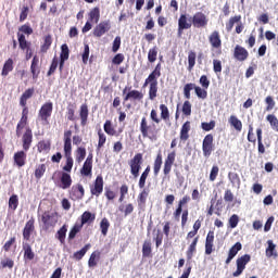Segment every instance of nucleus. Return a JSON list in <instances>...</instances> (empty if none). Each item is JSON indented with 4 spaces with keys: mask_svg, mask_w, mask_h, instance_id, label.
Listing matches in <instances>:
<instances>
[{
    "mask_svg": "<svg viewBox=\"0 0 278 278\" xmlns=\"http://www.w3.org/2000/svg\"><path fill=\"white\" fill-rule=\"evenodd\" d=\"M101 18V10L99 9V7L93 8L90 12H89V21L92 23H99V20Z\"/></svg>",
    "mask_w": 278,
    "mask_h": 278,
    "instance_id": "c03bdc74",
    "label": "nucleus"
},
{
    "mask_svg": "<svg viewBox=\"0 0 278 278\" xmlns=\"http://www.w3.org/2000/svg\"><path fill=\"white\" fill-rule=\"evenodd\" d=\"M153 240L155 242L156 249H160V247H162V242L164 240V233H162V230H160V229L156 230V233H155Z\"/></svg>",
    "mask_w": 278,
    "mask_h": 278,
    "instance_id": "338daca9",
    "label": "nucleus"
},
{
    "mask_svg": "<svg viewBox=\"0 0 278 278\" xmlns=\"http://www.w3.org/2000/svg\"><path fill=\"white\" fill-rule=\"evenodd\" d=\"M103 129L108 136H116V129H114V126H112V121L106 119Z\"/></svg>",
    "mask_w": 278,
    "mask_h": 278,
    "instance_id": "09e8293b",
    "label": "nucleus"
},
{
    "mask_svg": "<svg viewBox=\"0 0 278 278\" xmlns=\"http://www.w3.org/2000/svg\"><path fill=\"white\" fill-rule=\"evenodd\" d=\"M51 45H53V39L51 38V35H47L43 38V43L40 47V52L47 53V51H49V49H51Z\"/></svg>",
    "mask_w": 278,
    "mask_h": 278,
    "instance_id": "ea45409f",
    "label": "nucleus"
},
{
    "mask_svg": "<svg viewBox=\"0 0 278 278\" xmlns=\"http://www.w3.org/2000/svg\"><path fill=\"white\" fill-rule=\"evenodd\" d=\"M159 77H162V64L161 63L156 64L154 70L149 74L148 79H156L157 80Z\"/></svg>",
    "mask_w": 278,
    "mask_h": 278,
    "instance_id": "49530a36",
    "label": "nucleus"
},
{
    "mask_svg": "<svg viewBox=\"0 0 278 278\" xmlns=\"http://www.w3.org/2000/svg\"><path fill=\"white\" fill-rule=\"evenodd\" d=\"M251 262V255L244 254L241 257L237 258V269L232 273V277H240L244 269L247 268V264Z\"/></svg>",
    "mask_w": 278,
    "mask_h": 278,
    "instance_id": "f8f14e48",
    "label": "nucleus"
},
{
    "mask_svg": "<svg viewBox=\"0 0 278 278\" xmlns=\"http://www.w3.org/2000/svg\"><path fill=\"white\" fill-rule=\"evenodd\" d=\"M71 55V50L68 49V45L63 43L61 46V54H60V60H63L66 62Z\"/></svg>",
    "mask_w": 278,
    "mask_h": 278,
    "instance_id": "864d4df0",
    "label": "nucleus"
},
{
    "mask_svg": "<svg viewBox=\"0 0 278 278\" xmlns=\"http://www.w3.org/2000/svg\"><path fill=\"white\" fill-rule=\"evenodd\" d=\"M228 123L236 129V131H242V122L236 115H231Z\"/></svg>",
    "mask_w": 278,
    "mask_h": 278,
    "instance_id": "a19ab883",
    "label": "nucleus"
},
{
    "mask_svg": "<svg viewBox=\"0 0 278 278\" xmlns=\"http://www.w3.org/2000/svg\"><path fill=\"white\" fill-rule=\"evenodd\" d=\"M162 164H164L162 151L157 152L154 163H153V175L154 177H157L160 175V172L162 170Z\"/></svg>",
    "mask_w": 278,
    "mask_h": 278,
    "instance_id": "bb28decb",
    "label": "nucleus"
},
{
    "mask_svg": "<svg viewBox=\"0 0 278 278\" xmlns=\"http://www.w3.org/2000/svg\"><path fill=\"white\" fill-rule=\"evenodd\" d=\"M66 231H68V228L66 225H63L56 232L55 238L61 242V244L66 242Z\"/></svg>",
    "mask_w": 278,
    "mask_h": 278,
    "instance_id": "79ce46f5",
    "label": "nucleus"
},
{
    "mask_svg": "<svg viewBox=\"0 0 278 278\" xmlns=\"http://www.w3.org/2000/svg\"><path fill=\"white\" fill-rule=\"evenodd\" d=\"M75 104L70 103L66 108V118L67 121H71L72 123H75V121H77V116L75 115Z\"/></svg>",
    "mask_w": 278,
    "mask_h": 278,
    "instance_id": "f704fd0d",
    "label": "nucleus"
},
{
    "mask_svg": "<svg viewBox=\"0 0 278 278\" xmlns=\"http://www.w3.org/2000/svg\"><path fill=\"white\" fill-rule=\"evenodd\" d=\"M266 256L267 257H277V252H275L276 245L273 243V240L267 241Z\"/></svg>",
    "mask_w": 278,
    "mask_h": 278,
    "instance_id": "6e6d98bb",
    "label": "nucleus"
},
{
    "mask_svg": "<svg viewBox=\"0 0 278 278\" xmlns=\"http://www.w3.org/2000/svg\"><path fill=\"white\" fill-rule=\"evenodd\" d=\"M176 157H177V152L175 151H172L167 154L163 165L164 177H170V173L173 170V165L175 164Z\"/></svg>",
    "mask_w": 278,
    "mask_h": 278,
    "instance_id": "6e6552de",
    "label": "nucleus"
},
{
    "mask_svg": "<svg viewBox=\"0 0 278 278\" xmlns=\"http://www.w3.org/2000/svg\"><path fill=\"white\" fill-rule=\"evenodd\" d=\"M100 229L102 236H108V230L110 229V220L108 218H102L100 223Z\"/></svg>",
    "mask_w": 278,
    "mask_h": 278,
    "instance_id": "69168bd1",
    "label": "nucleus"
},
{
    "mask_svg": "<svg viewBox=\"0 0 278 278\" xmlns=\"http://www.w3.org/2000/svg\"><path fill=\"white\" fill-rule=\"evenodd\" d=\"M151 253H153V248L151 247V240L143 241L142 244V257H151Z\"/></svg>",
    "mask_w": 278,
    "mask_h": 278,
    "instance_id": "72a5a7b5",
    "label": "nucleus"
},
{
    "mask_svg": "<svg viewBox=\"0 0 278 278\" xmlns=\"http://www.w3.org/2000/svg\"><path fill=\"white\" fill-rule=\"evenodd\" d=\"M266 121L269 122V125L274 131H278V118L274 114L266 116Z\"/></svg>",
    "mask_w": 278,
    "mask_h": 278,
    "instance_id": "4d7b16f0",
    "label": "nucleus"
},
{
    "mask_svg": "<svg viewBox=\"0 0 278 278\" xmlns=\"http://www.w3.org/2000/svg\"><path fill=\"white\" fill-rule=\"evenodd\" d=\"M100 260H101V252L99 251L92 252L88 261L89 268H94L97 264H99Z\"/></svg>",
    "mask_w": 278,
    "mask_h": 278,
    "instance_id": "2f4dec72",
    "label": "nucleus"
},
{
    "mask_svg": "<svg viewBox=\"0 0 278 278\" xmlns=\"http://www.w3.org/2000/svg\"><path fill=\"white\" fill-rule=\"evenodd\" d=\"M143 162L142 153L135 154V156L128 162V165L130 166V175H132L135 179L140 177V170L142 169Z\"/></svg>",
    "mask_w": 278,
    "mask_h": 278,
    "instance_id": "39448f33",
    "label": "nucleus"
},
{
    "mask_svg": "<svg viewBox=\"0 0 278 278\" xmlns=\"http://www.w3.org/2000/svg\"><path fill=\"white\" fill-rule=\"evenodd\" d=\"M51 114H53V102H46L39 110V118L45 123H49Z\"/></svg>",
    "mask_w": 278,
    "mask_h": 278,
    "instance_id": "4468645a",
    "label": "nucleus"
},
{
    "mask_svg": "<svg viewBox=\"0 0 278 278\" xmlns=\"http://www.w3.org/2000/svg\"><path fill=\"white\" fill-rule=\"evenodd\" d=\"M13 71H14V60L8 59L3 64L1 75L2 77H8V75H10V73H12Z\"/></svg>",
    "mask_w": 278,
    "mask_h": 278,
    "instance_id": "c85d7f7f",
    "label": "nucleus"
},
{
    "mask_svg": "<svg viewBox=\"0 0 278 278\" xmlns=\"http://www.w3.org/2000/svg\"><path fill=\"white\" fill-rule=\"evenodd\" d=\"M148 84L150 85L149 99L150 101H155V98L157 97V79L146 78L143 88H147Z\"/></svg>",
    "mask_w": 278,
    "mask_h": 278,
    "instance_id": "aec40b11",
    "label": "nucleus"
},
{
    "mask_svg": "<svg viewBox=\"0 0 278 278\" xmlns=\"http://www.w3.org/2000/svg\"><path fill=\"white\" fill-rule=\"evenodd\" d=\"M12 247L16 249V237H11L2 247L4 253H10L12 251Z\"/></svg>",
    "mask_w": 278,
    "mask_h": 278,
    "instance_id": "a18cd8bd",
    "label": "nucleus"
},
{
    "mask_svg": "<svg viewBox=\"0 0 278 278\" xmlns=\"http://www.w3.org/2000/svg\"><path fill=\"white\" fill-rule=\"evenodd\" d=\"M17 40L22 51H25L31 47V42L27 41L24 34L17 33Z\"/></svg>",
    "mask_w": 278,
    "mask_h": 278,
    "instance_id": "473e14b6",
    "label": "nucleus"
},
{
    "mask_svg": "<svg viewBox=\"0 0 278 278\" xmlns=\"http://www.w3.org/2000/svg\"><path fill=\"white\" fill-rule=\"evenodd\" d=\"M193 89L195 90L198 99H207V91L205 89H201V87H197V85H194Z\"/></svg>",
    "mask_w": 278,
    "mask_h": 278,
    "instance_id": "774afa93",
    "label": "nucleus"
},
{
    "mask_svg": "<svg viewBox=\"0 0 278 278\" xmlns=\"http://www.w3.org/2000/svg\"><path fill=\"white\" fill-rule=\"evenodd\" d=\"M18 207V195L12 194L9 199V210L16 212Z\"/></svg>",
    "mask_w": 278,
    "mask_h": 278,
    "instance_id": "3c124183",
    "label": "nucleus"
},
{
    "mask_svg": "<svg viewBox=\"0 0 278 278\" xmlns=\"http://www.w3.org/2000/svg\"><path fill=\"white\" fill-rule=\"evenodd\" d=\"M208 42L212 47V49L217 50V55H220L223 51V40L220 39V33L218 30H214L210 36H208Z\"/></svg>",
    "mask_w": 278,
    "mask_h": 278,
    "instance_id": "9b49d317",
    "label": "nucleus"
},
{
    "mask_svg": "<svg viewBox=\"0 0 278 278\" xmlns=\"http://www.w3.org/2000/svg\"><path fill=\"white\" fill-rule=\"evenodd\" d=\"M92 197H101L103 193V176H97L93 186L90 187Z\"/></svg>",
    "mask_w": 278,
    "mask_h": 278,
    "instance_id": "412c9836",
    "label": "nucleus"
},
{
    "mask_svg": "<svg viewBox=\"0 0 278 278\" xmlns=\"http://www.w3.org/2000/svg\"><path fill=\"white\" fill-rule=\"evenodd\" d=\"M132 99V101H142L144 99V93L139 90H130L129 93H126L124 97V103Z\"/></svg>",
    "mask_w": 278,
    "mask_h": 278,
    "instance_id": "cd10ccee",
    "label": "nucleus"
},
{
    "mask_svg": "<svg viewBox=\"0 0 278 278\" xmlns=\"http://www.w3.org/2000/svg\"><path fill=\"white\" fill-rule=\"evenodd\" d=\"M236 23H238V24L242 23V15H235L229 18L228 23L226 24L227 31H231V29H233V25H236Z\"/></svg>",
    "mask_w": 278,
    "mask_h": 278,
    "instance_id": "37998d69",
    "label": "nucleus"
},
{
    "mask_svg": "<svg viewBox=\"0 0 278 278\" xmlns=\"http://www.w3.org/2000/svg\"><path fill=\"white\" fill-rule=\"evenodd\" d=\"M35 89H26L20 98V105L23 108L22 116L16 125L15 134L17 138H21L23 130L29 124V108H27V100L34 97Z\"/></svg>",
    "mask_w": 278,
    "mask_h": 278,
    "instance_id": "f03ea898",
    "label": "nucleus"
},
{
    "mask_svg": "<svg viewBox=\"0 0 278 278\" xmlns=\"http://www.w3.org/2000/svg\"><path fill=\"white\" fill-rule=\"evenodd\" d=\"M22 249L24 251V261L25 262H31L36 257V253H34V250L31 249V244H29L27 242H23Z\"/></svg>",
    "mask_w": 278,
    "mask_h": 278,
    "instance_id": "a878e982",
    "label": "nucleus"
},
{
    "mask_svg": "<svg viewBox=\"0 0 278 278\" xmlns=\"http://www.w3.org/2000/svg\"><path fill=\"white\" fill-rule=\"evenodd\" d=\"M256 137H257L258 153H260V155H264V153H266V147L264 146V142L262 141V128L256 129Z\"/></svg>",
    "mask_w": 278,
    "mask_h": 278,
    "instance_id": "58836bf2",
    "label": "nucleus"
},
{
    "mask_svg": "<svg viewBox=\"0 0 278 278\" xmlns=\"http://www.w3.org/2000/svg\"><path fill=\"white\" fill-rule=\"evenodd\" d=\"M190 27H192V22L188 20V15L180 14L178 18V38H181V36H184V30L190 29Z\"/></svg>",
    "mask_w": 278,
    "mask_h": 278,
    "instance_id": "6ab92c4d",
    "label": "nucleus"
},
{
    "mask_svg": "<svg viewBox=\"0 0 278 278\" xmlns=\"http://www.w3.org/2000/svg\"><path fill=\"white\" fill-rule=\"evenodd\" d=\"M30 73L33 75V79H38V77H40V58H38V55L33 56Z\"/></svg>",
    "mask_w": 278,
    "mask_h": 278,
    "instance_id": "5701e85b",
    "label": "nucleus"
},
{
    "mask_svg": "<svg viewBox=\"0 0 278 278\" xmlns=\"http://www.w3.org/2000/svg\"><path fill=\"white\" fill-rule=\"evenodd\" d=\"M75 160L77 164H81L86 160V148L78 147L75 151Z\"/></svg>",
    "mask_w": 278,
    "mask_h": 278,
    "instance_id": "4c0bfd02",
    "label": "nucleus"
},
{
    "mask_svg": "<svg viewBox=\"0 0 278 278\" xmlns=\"http://www.w3.org/2000/svg\"><path fill=\"white\" fill-rule=\"evenodd\" d=\"M214 151V135L208 134L202 141V152L204 157H210Z\"/></svg>",
    "mask_w": 278,
    "mask_h": 278,
    "instance_id": "1a4fd4ad",
    "label": "nucleus"
},
{
    "mask_svg": "<svg viewBox=\"0 0 278 278\" xmlns=\"http://www.w3.org/2000/svg\"><path fill=\"white\" fill-rule=\"evenodd\" d=\"M157 60V46L151 48L148 52V61L153 64Z\"/></svg>",
    "mask_w": 278,
    "mask_h": 278,
    "instance_id": "052dcab7",
    "label": "nucleus"
},
{
    "mask_svg": "<svg viewBox=\"0 0 278 278\" xmlns=\"http://www.w3.org/2000/svg\"><path fill=\"white\" fill-rule=\"evenodd\" d=\"M41 223L43 225V231H49V229H53V227L58 225V218H55V213L45 212L41 215Z\"/></svg>",
    "mask_w": 278,
    "mask_h": 278,
    "instance_id": "0eeeda50",
    "label": "nucleus"
},
{
    "mask_svg": "<svg viewBox=\"0 0 278 278\" xmlns=\"http://www.w3.org/2000/svg\"><path fill=\"white\" fill-rule=\"evenodd\" d=\"M207 23H210V20L203 12H197L192 17V25L198 29H201V27H207Z\"/></svg>",
    "mask_w": 278,
    "mask_h": 278,
    "instance_id": "2eb2a0df",
    "label": "nucleus"
},
{
    "mask_svg": "<svg viewBox=\"0 0 278 278\" xmlns=\"http://www.w3.org/2000/svg\"><path fill=\"white\" fill-rule=\"evenodd\" d=\"M212 253H214V230H210L205 239V255H212Z\"/></svg>",
    "mask_w": 278,
    "mask_h": 278,
    "instance_id": "b1692460",
    "label": "nucleus"
},
{
    "mask_svg": "<svg viewBox=\"0 0 278 278\" xmlns=\"http://www.w3.org/2000/svg\"><path fill=\"white\" fill-rule=\"evenodd\" d=\"M110 29H112V22H110V20L102 21L93 28V36L94 38H101L105 36Z\"/></svg>",
    "mask_w": 278,
    "mask_h": 278,
    "instance_id": "9d476101",
    "label": "nucleus"
},
{
    "mask_svg": "<svg viewBox=\"0 0 278 278\" xmlns=\"http://www.w3.org/2000/svg\"><path fill=\"white\" fill-rule=\"evenodd\" d=\"M78 114H79L81 127H86V125H88V116H90V111L88 110L87 103H83L79 106Z\"/></svg>",
    "mask_w": 278,
    "mask_h": 278,
    "instance_id": "4be33fe9",
    "label": "nucleus"
},
{
    "mask_svg": "<svg viewBox=\"0 0 278 278\" xmlns=\"http://www.w3.org/2000/svg\"><path fill=\"white\" fill-rule=\"evenodd\" d=\"M190 121H187L182 124L181 129H180V140H182L184 142H186V140H188V138H190Z\"/></svg>",
    "mask_w": 278,
    "mask_h": 278,
    "instance_id": "c756f323",
    "label": "nucleus"
},
{
    "mask_svg": "<svg viewBox=\"0 0 278 278\" xmlns=\"http://www.w3.org/2000/svg\"><path fill=\"white\" fill-rule=\"evenodd\" d=\"M239 251H242V243L237 242L230 248L228 255L233 258L238 255Z\"/></svg>",
    "mask_w": 278,
    "mask_h": 278,
    "instance_id": "680f3d73",
    "label": "nucleus"
},
{
    "mask_svg": "<svg viewBox=\"0 0 278 278\" xmlns=\"http://www.w3.org/2000/svg\"><path fill=\"white\" fill-rule=\"evenodd\" d=\"M160 110L162 121H170V112L168 111V106H166V104H160Z\"/></svg>",
    "mask_w": 278,
    "mask_h": 278,
    "instance_id": "5fc2aeb1",
    "label": "nucleus"
},
{
    "mask_svg": "<svg viewBox=\"0 0 278 278\" xmlns=\"http://www.w3.org/2000/svg\"><path fill=\"white\" fill-rule=\"evenodd\" d=\"M139 129L142 138H149V140H157V134H160V130L155 128V124L149 125L147 117L141 118Z\"/></svg>",
    "mask_w": 278,
    "mask_h": 278,
    "instance_id": "20e7f679",
    "label": "nucleus"
},
{
    "mask_svg": "<svg viewBox=\"0 0 278 278\" xmlns=\"http://www.w3.org/2000/svg\"><path fill=\"white\" fill-rule=\"evenodd\" d=\"M90 243H87L81 250L74 253V260H84V255L88 253V250L90 249Z\"/></svg>",
    "mask_w": 278,
    "mask_h": 278,
    "instance_id": "603ef678",
    "label": "nucleus"
},
{
    "mask_svg": "<svg viewBox=\"0 0 278 278\" xmlns=\"http://www.w3.org/2000/svg\"><path fill=\"white\" fill-rule=\"evenodd\" d=\"M233 58L237 60V62H247V60H249V50L240 45H237L233 49Z\"/></svg>",
    "mask_w": 278,
    "mask_h": 278,
    "instance_id": "a211bd4d",
    "label": "nucleus"
},
{
    "mask_svg": "<svg viewBox=\"0 0 278 278\" xmlns=\"http://www.w3.org/2000/svg\"><path fill=\"white\" fill-rule=\"evenodd\" d=\"M197 65V52L194 50H191L188 52V71H193L194 66Z\"/></svg>",
    "mask_w": 278,
    "mask_h": 278,
    "instance_id": "e433bc0d",
    "label": "nucleus"
},
{
    "mask_svg": "<svg viewBox=\"0 0 278 278\" xmlns=\"http://www.w3.org/2000/svg\"><path fill=\"white\" fill-rule=\"evenodd\" d=\"M31 142H34V132L29 127H26L22 136L23 150L15 152L13 155L14 164L17 165L18 168H23V166L27 164V151L31 149Z\"/></svg>",
    "mask_w": 278,
    "mask_h": 278,
    "instance_id": "7ed1b4c3",
    "label": "nucleus"
},
{
    "mask_svg": "<svg viewBox=\"0 0 278 278\" xmlns=\"http://www.w3.org/2000/svg\"><path fill=\"white\" fill-rule=\"evenodd\" d=\"M119 212H122L124 216H129L130 214H134V204L128 203L126 205H121Z\"/></svg>",
    "mask_w": 278,
    "mask_h": 278,
    "instance_id": "bf43d9fd",
    "label": "nucleus"
},
{
    "mask_svg": "<svg viewBox=\"0 0 278 278\" xmlns=\"http://www.w3.org/2000/svg\"><path fill=\"white\" fill-rule=\"evenodd\" d=\"M80 175L84 177H90V175H92V163L85 162L80 169Z\"/></svg>",
    "mask_w": 278,
    "mask_h": 278,
    "instance_id": "8fccbe9b",
    "label": "nucleus"
},
{
    "mask_svg": "<svg viewBox=\"0 0 278 278\" xmlns=\"http://www.w3.org/2000/svg\"><path fill=\"white\" fill-rule=\"evenodd\" d=\"M184 207L185 206H181L180 204H178L176 210L173 213L175 220H179V218H181V227H186V225H188V216H189L188 208L184 210Z\"/></svg>",
    "mask_w": 278,
    "mask_h": 278,
    "instance_id": "ddd939ff",
    "label": "nucleus"
},
{
    "mask_svg": "<svg viewBox=\"0 0 278 278\" xmlns=\"http://www.w3.org/2000/svg\"><path fill=\"white\" fill-rule=\"evenodd\" d=\"M0 266L1 268H9V270H12V268H14V260L5 257L1 260Z\"/></svg>",
    "mask_w": 278,
    "mask_h": 278,
    "instance_id": "0e129e2a",
    "label": "nucleus"
},
{
    "mask_svg": "<svg viewBox=\"0 0 278 278\" xmlns=\"http://www.w3.org/2000/svg\"><path fill=\"white\" fill-rule=\"evenodd\" d=\"M197 233L199 232L194 230H191L187 233V240H191V238H193L192 242L190 243V245L186 251L187 262H189V264L192 262V258L194 257V253H197V244H199V236L195 237Z\"/></svg>",
    "mask_w": 278,
    "mask_h": 278,
    "instance_id": "423d86ee",
    "label": "nucleus"
},
{
    "mask_svg": "<svg viewBox=\"0 0 278 278\" xmlns=\"http://www.w3.org/2000/svg\"><path fill=\"white\" fill-rule=\"evenodd\" d=\"M98 138H99V140H98L97 149L99 151V149H103V147L105 146V142H108V137L105 136V134L103 132L102 129H99L98 130Z\"/></svg>",
    "mask_w": 278,
    "mask_h": 278,
    "instance_id": "de8ad7c7",
    "label": "nucleus"
},
{
    "mask_svg": "<svg viewBox=\"0 0 278 278\" xmlns=\"http://www.w3.org/2000/svg\"><path fill=\"white\" fill-rule=\"evenodd\" d=\"M72 136H73V131L72 130H65L64 131V136H63V141H64V146H63V151H64V155H65V165L63 166V170L61 173V178H60V186L59 188H61L62 190H68V188H71V186H73V178L71 177L72 170H73V143H72Z\"/></svg>",
    "mask_w": 278,
    "mask_h": 278,
    "instance_id": "f257e3e1",
    "label": "nucleus"
},
{
    "mask_svg": "<svg viewBox=\"0 0 278 278\" xmlns=\"http://www.w3.org/2000/svg\"><path fill=\"white\" fill-rule=\"evenodd\" d=\"M38 153H49L51 151V140H41L37 143Z\"/></svg>",
    "mask_w": 278,
    "mask_h": 278,
    "instance_id": "7c9ffc66",
    "label": "nucleus"
},
{
    "mask_svg": "<svg viewBox=\"0 0 278 278\" xmlns=\"http://www.w3.org/2000/svg\"><path fill=\"white\" fill-rule=\"evenodd\" d=\"M94 218H97V215L90 213L89 211H85L81 215V227L88 223H94Z\"/></svg>",
    "mask_w": 278,
    "mask_h": 278,
    "instance_id": "c9c22d12",
    "label": "nucleus"
},
{
    "mask_svg": "<svg viewBox=\"0 0 278 278\" xmlns=\"http://www.w3.org/2000/svg\"><path fill=\"white\" fill-rule=\"evenodd\" d=\"M83 227L84 226L79 224L74 225L73 228L70 230L68 240H75L76 236L79 233V231H81Z\"/></svg>",
    "mask_w": 278,
    "mask_h": 278,
    "instance_id": "13d9d810",
    "label": "nucleus"
},
{
    "mask_svg": "<svg viewBox=\"0 0 278 278\" xmlns=\"http://www.w3.org/2000/svg\"><path fill=\"white\" fill-rule=\"evenodd\" d=\"M36 231V218L34 217H30L25 226H24V229H23V238L26 240V241H29L31 240V233H34Z\"/></svg>",
    "mask_w": 278,
    "mask_h": 278,
    "instance_id": "dca6fc26",
    "label": "nucleus"
},
{
    "mask_svg": "<svg viewBox=\"0 0 278 278\" xmlns=\"http://www.w3.org/2000/svg\"><path fill=\"white\" fill-rule=\"evenodd\" d=\"M45 173H47V165L40 164L35 169V177L37 179H42Z\"/></svg>",
    "mask_w": 278,
    "mask_h": 278,
    "instance_id": "e2e57ef3",
    "label": "nucleus"
},
{
    "mask_svg": "<svg viewBox=\"0 0 278 278\" xmlns=\"http://www.w3.org/2000/svg\"><path fill=\"white\" fill-rule=\"evenodd\" d=\"M86 194V190L84 189V185L77 184L72 187L70 190V197L74 201H81Z\"/></svg>",
    "mask_w": 278,
    "mask_h": 278,
    "instance_id": "f3484780",
    "label": "nucleus"
},
{
    "mask_svg": "<svg viewBox=\"0 0 278 278\" xmlns=\"http://www.w3.org/2000/svg\"><path fill=\"white\" fill-rule=\"evenodd\" d=\"M149 198V190L142 189V191L138 194L137 203H138V210L141 212H144L147 207V199Z\"/></svg>",
    "mask_w": 278,
    "mask_h": 278,
    "instance_id": "393cba45",
    "label": "nucleus"
}]
</instances>
